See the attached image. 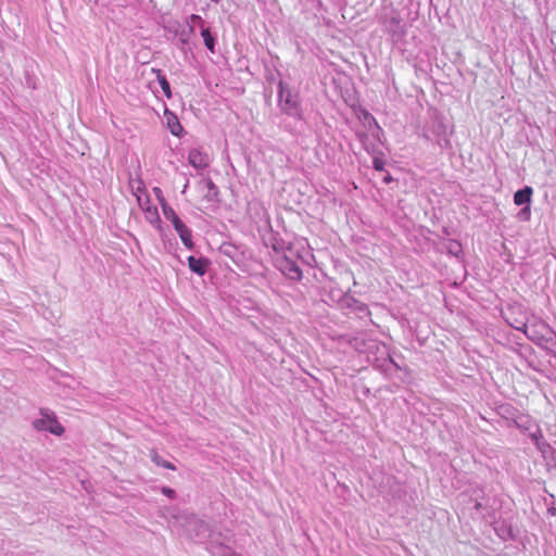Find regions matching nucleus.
Listing matches in <instances>:
<instances>
[{
	"label": "nucleus",
	"instance_id": "f257e3e1",
	"mask_svg": "<svg viewBox=\"0 0 556 556\" xmlns=\"http://www.w3.org/2000/svg\"><path fill=\"white\" fill-rule=\"evenodd\" d=\"M380 22L384 31L388 33L394 41L401 40L406 35L405 24L401 14L395 9L386 10L381 15Z\"/></svg>",
	"mask_w": 556,
	"mask_h": 556
},
{
	"label": "nucleus",
	"instance_id": "f03ea898",
	"mask_svg": "<svg viewBox=\"0 0 556 556\" xmlns=\"http://www.w3.org/2000/svg\"><path fill=\"white\" fill-rule=\"evenodd\" d=\"M31 425L37 431H47L56 437H61L65 431L55 414L48 408H40L39 417L34 419Z\"/></svg>",
	"mask_w": 556,
	"mask_h": 556
},
{
	"label": "nucleus",
	"instance_id": "7ed1b4c3",
	"mask_svg": "<svg viewBox=\"0 0 556 556\" xmlns=\"http://www.w3.org/2000/svg\"><path fill=\"white\" fill-rule=\"evenodd\" d=\"M279 105L281 110L291 116H301L300 103L298 96L292 93L290 89L279 84Z\"/></svg>",
	"mask_w": 556,
	"mask_h": 556
},
{
	"label": "nucleus",
	"instance_id": "20e7f679",
	"mask_svg": "<svg viewBox=\"0 0 556 556\" xmlns=\"http://www.w3.org/2000/svg\"><path fill=\"white\" fill-rule=\"evenodd\" d=\"M138 192H140V189H138ZM136 195L139 206L144 212L146 219L152 225L159 224L161 222L159 211L156 206L150 203L148 195L141 193H136Z\"/></svg>",
	"mask_w": 556,
	"mask_h": 556
},
{
	"label": "nucleus",
	"instance_id": "39448f33",
	"mask_svg": "<svg viewBox=\"0 0 556 556\" xmlns=\"http://www.w3.org/2000/svg\"><path fill=\"white\" fill-rule=\"evenodd\" d=\"M188 161L189 164L197 169H203L210 164L208 155L200 149L190 150Z\"/></svg>",
	"mask_w": 556,
	"mask_h": 556
},
{
	"label": "nucleus",
	"instance_id": "423d86ee",
	"mask_svg": "<svg viewBox=\"0 0 556 556\" xmlns=\"http://www.w3.org/2000/svg\"><path fill=\"white\" fill-rule=\"evenodd\" d=\"M164 119H165L166 126H167L168 130L172 132V135H174L176 137H180L184 131V128H182L180 122L178 121V117L176 116V114L173 113L172 111H169L168 109H165L164 110Z\"/></svg>",
	"mask_w": 556,
	"mask_h": 556
},
{
	"label": "nucleus",
	"instance_id": "0eeeda50",
	"mask_svg": "<svg viewBox=\"0 0 556 556\" xmlns=\"http://www.w3.org/2000/svg\"><path fill=\"white\" fill-rule=\"evenodd\" d=\"M192 528L189 529V533L191 536L202 541L210 536L208 525L202 520L193 519L191 522Z\"/></svg>",
	"mask_w": 556,
	"mask_h": 556
},
{
	"label": "nucleus",
	"instance_id": "6e6552de",
	"mask_svg": "<svg viewBox=\"0 0 556 556\" xmlns=\"http://www.w3.org/2000/svg\"><path fill=\"white\" fill-rule=\"evenodd\" d=\"M174 228L186 248L192 249L193 243L190 229L181 220L174 225Z\"/></svg>",
	"mask_w": 556,
	"mask_h": 556
},
{
	"label": "nucleus",
	"instance_id": "1a4fd4ad",
	"mask_svg": "<svg viewBox=\"0 0 556 556\" xmlns=\"http://www.w3.org/2000/svg\"><path fill=\"white\" fill-rule=\"evenodd\" d=\"M532 194H533V189L531 187L527 186L523 189L518 190L514 194V203L519 206L520 205H525V206L530 205Z\"/></svg>",
	"mask_w": 556,
	"mask_h": 556
},
{
	"label": "nucleus",
	"instance_id": "9d476101",
	"mask_svg": "<svg viewBox=\"0 0 556 556\" xmlns=\"http://www.w3.org/2000/svg\"><path fill=\"white\" fill-rule=\"evenodd\" d=\"M280 268L291 279L298 280L302 277V271L299 266L287 258L282 261Z\"/></svg>",
	"mask_w": 556,
	"mask_h": 556
},
{
	"label": "nucleus",
	"instance_id": "9b49d317",
	"mask_svg": "<svg viewBox=\"0 0 556 556\" xmlns=\"http://www.w3.org/2000/svg\"><path fill=\"white\" fill-rule=\"evenodd\" d=\"M188 264H189V268L193 273H195L200 276L204 275L206 271V262L203 258H197L194 256H189Z\"/></svg>",
	"mask_w": 556,
	"mask_h": 556
},
{
	"label": "nucleus",
	"instance_id": "f8f14e48",
	"mask_svg": "<svg viewBox=\"0 0 556 556\" xmlns=\"http://www.w3.org/2000/svg\"><path fill=\"white\" fill-rule=\"evenodd\" d=\"M163 214L167 220H169L173 226L176 225L181 219L178 217V215L175 213V211L166 203H163L161 205Z\"/></svg>",
	"mask_w": 556,
	"mask_h": 556
},
{
	"label": "nucleus",
	"instance_id": "ddd939ff",
	"mask_svg": "<svg viewBox=\"0 0 556 556\" xmlns=\"http://www.w3.org/2000/svg\"><path fill=\"white\" fill-rule=\"evenodd\" d=\"M201 36L203 37V41L205 47L211 51L214 52V46H215V39L212 36L208 28H203L201 31Z\"/></svg>",
	"mask_w": 556,
	"mask_h": 556
},
{
	"label": "nucleus",
	"instance_id": "4468645a",
	"mask_svg": "<svg viewBox=\"0 0 556 556\" xmlns=\"http://www.w3.org/2000/svg\"><path fill=\"white\" fill-rule=\"evenodd\" d=\"M151 458H152V462L155 465H157V466H161V467H164V468L170 469V470H175L176 469L175 466L172 463L162 459V457L157 453H155V452L152 453Z\"/></svg>",
	"mask_w": 556,
	"mask_h": 556
},
{
	"label": "nucleus",
	"instance_id": "2eb2a0df",
	"mask_svg": "<svg viewBox=\"0 0 556 556\" xmlns=\"http://www.w3.org/2000/svg\"><path fill=\"white\" fill-rule=\"evenodd\" d=\"M157 78L164 94L169 99L172 97V91L168 80L164 75H159Z\"/></svg>",
	"mask_w": 556,
	"mask_h": 556
},
{
	"label": "nucleus",
	"instance_id": "dca6fc26",
	"mask_svg": "<svg viewBox=\"0 0 556 556\" xmlns=\"http://www.w3.org/2000/svg\"><path fill=\"white\" fill-rule=\"evenodd\" d=\"M530 216H531V207H530V205H527V206L522 207L520 210V212L518 213V217L521 220H529Z\"/></svg>",
	"mask_w": 556,
	"mask_h": 556
},
{
	"label": "nucleus",
	"instance_id": "f3484780",
	"mask_svg": "<svg viewBox=\"0 0 556 556\" xmlns=\"http://www.w3.org/2000/svg\"><path fill=\"white\" fill-rule=\"evenodd\" d=\"M205 185L208 189V194H207L208 197H213V195L217 194V188L211 179H207L205 181Z\"/></svg>",
	"mask_w": 556,
	"mask_h": 556
},
{
	"label": "nucleus",
	"instance_id": "a211bd4d",
	"mask_svg": "<svg viewBox=\"0 0 556 556\" xmlns=\"http://www.w3.org/2000/svg\"><path fill=\"white\" fill-rule=\"evenodd\" d=\"M153 193L156 197V199H157V201L160 202L161 205H163V203H166V200H165V198L163 195V192H162V190L159 187H154L153 188Z\"/></svg>",
	"mask_w": 556,
	"mask_h": 556
},
{
	"label": "nucleus",
	"instance_id": "6ab92c4d",
	"mask_svg": "<svg viewBox=\"0 0 556 556\" xmlns=\"http://www.w3.org/2000/svg\"><path fill=\"white\" fill-rule=\"evenodd\" d=\"M161 491H162V493H163L164 495H166V496H168V497H170V498H174V497H175V495H176V492H175L173 489L168 488V486H163V488L161 489Z\"/></svg>",
	"mask_w": 556,
	"mask_h": 556
},
{
	"label": "nucleus",
	"instance_id": "aec40b11",
	"mask_svg": "<svg viewBox=\"0 0 556 556\" xmlns=\"http://www.w3.org/2000/svg\"><path fill=\"white\" fill-rule=\"evenodd\" d=\"M374 168H375L376 170H383V168H384V163H383V161H382V160H380V159H375V160H374Z\"/></svg>",
	"mask_w": 556,
	"mask_h": 556
},
{
	"label": "nucleus",
	"instance_id": "412c9836",
	"mask_svg": "<svg viewBox=\"0 0 556 556\" xmlns=\"http://www.w3.org/2000/svg\"><path fill=\"white\" fill-rule=\"evenodd\" d=\"M191 22L193 24H197V23H199L201 25L203 24V20L201 18V16L195 15V14L191 15Z\"/></svg>",
	"mask_w": 556,
	"mask_h": 556
},
{
	"label": "nucleus",
	"instance_id": "4be33fe9",
	"mask_svg": "<svg viewBox=\"0 0 556 556\" xmlns=\"http://www.w3.org/2000/svg\"><path fill=\"white\" fill-rule=\"evenodd\" d=\"M366 118H367V119H369L371 123H374V124H375V126H376L377 128H379V126H378V124H377V122H376L375 117H372V116H371V115H369V114H366Z\"/></svg>",
	"mask_w": 556,
	"mask_h": 556
},
{
	"label": "nucleus",
	"instance_id": "5701e85b",
	"mask_svg": "<svg viewBox=\"0 0 556 556\" xmlns=\"http://www.w3.org/2000/svg\"><path fill=\"white\" fill-rule=\"evenodd\" d=\"M480 506H481V504H479V503H478V504H476V508H477V509H479V508H480Z\"/></svg>",
	"mask_w": 556,
	"mask_h": 556
}]
</instances>
